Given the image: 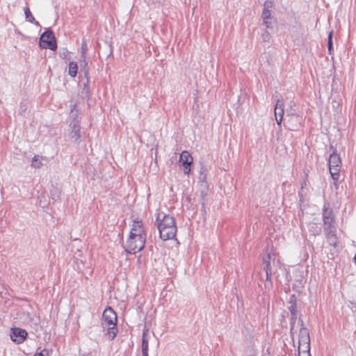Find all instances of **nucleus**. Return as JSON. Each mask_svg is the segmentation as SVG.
Masks as SVG:
<instances>
[{
	"label": "nucleus",
	"mask_w": 356,
	"mask_h": 356,
	"mask_svg": "<svg viewBox=\"0 0 356 356\" xmlns=\"http://www.w3.org/2000/svg\"><path fill=\"white\" fill-rule=\"evenodd\" d=\"M329 170L332 179L337 181L341 167V161L339 155L334 152L330 154L328 160Z\"/></svg>",
	"instance_id": "5"
},
{
	"label": "nucleus",
	"mask_w": 356,
	"mask_h": 356,
	"mask_svg": "<svg viewBox=\"0 0 356 356\" xmlns=\"http://www.w3.org/2000/svg\"><path fill=\"white\" fill-rule=\"evenodd\" d=\"M87 50V45L86 44L83 42L82 43V45H81V58H85L86 56H85V54H86V51Z\"/></svg>",
	"instance_id": "26"
},
{
	"label": "nucleus",
	"mask_w": 356,
	"mask_h": 356,
	"mask_svg": "<svg viewBox=\"0 0 356 356\" xmlns=\"http://www.w3.org/2000/svg\"><path fill=\"white\" fill-rule=\"evenodd\" d=\"M78 72V65L76 62H70L68 74L72 77H75Z\"/></svg>",
	"instance_id": "15"
},
{
	"label": "nucleus",
	"mask_w": 356,
	"mask_h": 356,
	"mask_svg": "<svg viewBox=\"0 0 356 356\" xmlns=\"http://www.w3.org/2000/svg\"><path fill=\"white\" fill-rule=\"evenodd\" d=\"M129 235L146 238L143 222L141 220L137 218L133 221Z\"/></svg>",
	"instance_id": "8"
},
{
	"label": "nucleus",
	"mask_w": 356,
	"mask_h": 356,
	"mask_svg": "<svg viewBox=\"0 0 356 356\" xmlns=\"http://www.w3.org/2000/svg\"><path fill=\"white\" fill-rule=\"evenodd\" d=\"M146 238L129 235L125 245V250L129 254H135L142 250L145 246Z\"/></svg>",
	"instance_id": "4"
},
{
	"label": "nucleus",
	"mask_w": 356,
	"mask_h": 356,
	"mask_svg": "<svg viewBox=\"0 0 356 356\" xmlns=\"http://www.w3.org/2000/svg\"><path fill=\"white\" fill-rule=\"evenodd\" d=\"M142 356H148V353H142Z\"/></svg>",
	"instance_id": "30"
},
{
	"label": "nucleus",
	"mask_w": 356,
	"mask_h": 356,
	"mask_svg": "<svg viewBox=\"0 0 356 356\" xmlns=\"http://www.w3.org/2000/svg\"><path fill=\"white\" fill-rule=\"evenodd\" d=\"M286 116L289 118V119L288 120V122L289 123V125L291 127V130L296 129L298 127L297 124H291V122L293 121H296L298 124H300L302 118L296 115V110L292 107H291L290 109L286 110Z\"/></svg>",
	"instance_id": "12"
},
{
	"label": "nucleus",
	"mask_w": 356,
	"mask_h": 356,
	"mask_svg": "<svg viewBox=\"0 0 356 356\" xmlns=\"http://www.w3.org/2000/svg\"><path fill=\"white\" fill-rule=\"evenodd\" d=\"M261 38L264 42H269L270 39V35L267 31H264V32L261 34Z\"/></svg>",
	"instance_id": "24"
},
{
	"label": "nucleus",
	"mask_w": 356,
	"mask_h": 356,
	"mask_svg": "<svg viewBox=\"0 0 356 356\" xmlns=\"http://www.w3.org/2000/svg\"><path fill=\"white\" fill-rule=\"evenodd\" d=\"M266 282L264 284V286H265V289L269 290L273 286V283H272L271 278H270L271 277H270L268 280H267L266 276Z\"/></svg>",
	"instance_id": "25"
},
{
	"label": "nucleus",
	"mask_w": 356,
	"mask_h": 356,
	"mask_svg": "<svg viewBox=\"0 0 356 356\" xmlns=\"http://www.w3.org/2000/svg\"><path fill=\"white\" fill-rule=\"evenodd\" d=\"M73 133H74V135L72 136V138H75L76 140H79L80 138V135L79 134V130H76L74 129V130L73 131Z\"/></svg>",
	"instance_id": "28"
},
{
	"label": "nucleus",
	"mask_w": 356,
	"mask_h": 356,
	"mask_svg": "<svg viewBox=\"0 0 356 356\" xmlns=\"http://www.w3.org/2000/svg\"><path fill=\"white\" fill-rule=\"evenodd\" d=\"M323 220L324 224V229L325 230L330 229L334 222L332 210L331 209L325 207V205L324 206L323 208Z\"/></svg>",
	"instance_id": "11"
},
{
	"label": "nucleus",
	"mask_w": 356,
	"mask_h": 356,
	"mask_svg": "<svg viewBox=\"0 0 356 356\" xmlns=\"http://www.w3.org/2000/svg\"><path fill=\"white\" fill-rule=\"evenodd\" d=\"M298 326L300 327L298 333L299 356H311L309 330L304 326L303 321L301 319L298 321L297 327Z\"/></svg>",
	"instance_id": "3"
},
{
	"label": "nucleus",
	"mask_w": 356,
	"mask_h": 356,
	"mask_svg": "<svg viewBox=\"0 0 356 356\" xmlns=\"http://www.w3.org/2000/svg\"><path fill=\"white\" fill-rule=\"evenodd\" d=\"M24 14H25V17H26V19L32 23V24H34L37 26H39V23L35 20V19L34 18V17L33 16L30 9L29 8H26L24 9Z\"/></svg>",
	"instance_id": "17"
},
{
	"label": "nucleus",
	"mask_w": 356,
	"mask_h": 356,
	"mask_svg": "<svg viewBox=\"0 0 356 356\" xmlns=\"http://www.w3.org/2000/svg\"><path fill=\"white\" fill-rule=\"evenodd\" d=\"M10 337L13 342L18 344L22 343V329L19 327L12 328Z\"/></svg>",
	"instance_id": "13"
},
{
	"label": "nucleus",
	"mask_w": 356,
	"mask_h": 356,
	"mask_svg": "<svg viewBox=\"0 0 356 356\" xmlns=\"http://www.w3.org/2000/svg\"><path fill=\"white\" fill-rule=\"evenodd\" d=\"M155 225L159 229L160 238L163 241L175 237L177 228L173 216L159 212L156 215Z\"/></svg>",
	"instance_id": "1"
},
{
	"label": "nucleus",
	"mask_w": 356,
	"mask_h": 356,
	"mask_svg": "<svg viewBox=\"0 0 356 356\" xmlns=\"http://www.w3.org/2000/svg\"><path fill=\"white\" fill-rule=\"evenodd\" d=\"M274 3L272 1H266L264 4V8L262 11V19L264 24L265 25L266 29H269L271 27V13L273 8Z\"/></svg>",
	"instance_id": "7"
},
{
	"label": "nucleus",
	"mask_w": 356,
	"mask_h": 356,
	"mask_svg": "<svg viewBox=\"0 0 356 356\" xmlns=\"http://www.w3.org/2000/svg\"><path fill=\"white\" fill-rule=\"evenodd\" d=\"M179 163L184 166V174H189L191 171V165L193 163V157L187 151H183L179 156Z\"/></svg>",
	"instance_id": "9"
},
{
	"label": "nucleus",
	"mask_w": 356,
	"mask_h": 356,
	"mask_svg": "<svg viewBox=\"0 0 356 356\" xmlns=\"http://www.w3.org/2000/svg\"><path fill=\"white\" fill-rule=\"evenodd\" d=\"M40 45L42 48L55 50L57 47L55 37L51 31H45L40 37Z\"/></svg>",
	"instance_id": "6"
},
{
	"label": "nucleus",
	"mask_w": 356,
	"mask_h": 356,
	"mask_svg": "<svg viewBox=\"0 0 356 356\" xmlns=\"http://www.w3.org/2000/svg\"><path fill=\"white\" fill-rule=\"evenodd\" d=\"M296 320H297V314L294 316H291L290 318V332L292 337H293L294 333L296 332Z\"/></svg>",
	"instance_id": "18"
},
{
	"label": "nucleus",
	"mask_w": 356,
	"mask_h": 356,
	"mask_svg": "<svg viewBox=\"0 0 356 356\" xmlns=\"http://www.w3.org/2000/svg\"><path fill=\"white\" fill-rule=\"evenodd\" d=\"M268 261H271L273 266H277L280 264V260L277 254L273 251L268 250L266 251V254L263 257V263H266Z\"/></svg>",
	"instance_id": "14"
},
{
	"label": "nucleus",
	"mask_w": 356,
	"mask_h": 356,
	"mask_svg": "<svg viewBox=\"0 0 356 356\" xmlns=\"http://www.w3.org/2000/svg\"><path fill=\"white\" fill-rule=\"evenodd\" d=\"M293 298L294 296H293L289 302V305L288 306V309L291 316H294L296 314H297L296 304Z\"/></svg>",
	"instance_id": "19"
},
{
	"label": "nucleus",
	"mask_w": 356,
	"mask_h": 356,
	"mask_svg": "<svg viewBox=\"0 0 356 356\" xmlns=\"http://www.w3.org/2000/svg\"><path fill=\"white\" fill-rule=\"evenodd\" d=\"M275 117L279 126L281 125L284 114V104L283 99H278L275 107Z\"/></svg>",
	"instance_id": "10"
},
{
	"label": "nucleus",
	"mask_w": 356,
	"mask_h": 356,
	"mask_svg": "<svg viewBox=\"0 0 356 356\" xmlns=\"http://www.w3.org/2000/svg\"><path fill=\"white\" fill-rule=\"evenodd\" d=\"M207 169L204 165H202L200 170L199 179L205 181L207 179Z\"/></svg>",
	"instance_id": "22"
},
{
	"label": "nucleus",
	"mask_w": 356,
	"mask_h": 356,
	"mask_svg": "<svg viewBox=\"0 0 356 356\" xmlns=\"http://www.w3.org/2000/svg\"><path fill=\"white\" fill-rule=\"evenodd\" d=\"M117 315L111 307H107L103 312L102 326L107 329L106 335L110 340H113L117 334Z\"/></svg>",
	"instance_id": "2"
},
{
	"label": "nucleus",
	"mask_w": 356,
	"mask_h": 356,
	"mask_svg": "<svg viewBox=\"0 0 356 356\" xmlns=\"http://www.w3.org/2000/svg\"><path fill=\"white\" fill-rule=\"evenodd\" d=\"M332 34H333V32L330 31L329 33V35H328L327 47H328V50H329L330 53H331V51L332 49Z\"/></svg>",
	"instance_id": "23"
},
{
	"label": "nucleus",
	"mask_w": 356,
	"mask_h": 356,
	"mask_svg": "<svg viewBox=\"0 0 356 356\" xmlns=\"http://www.w3.org/2000/svg\"><path fill=\"white\" fill-rule=\"evenodd\" d=\"M34 356H49V351L47 350H42L39 354Z\"/></svg>",
	"instance_id": "27"
},
{
	"label": "nucleus",
	"mask_w": 356,
	"mask_h": 356,
	"mask_svg": "<svg viewBox=\"0 0 356 356\" xmlns=\"http://www.w3.org/2000/svg\"><path fill=\"white\" fill-rule=\"evenodd\" d=\"M264 270L266 271V276L267 277V280L271 277L273 272V264L271 261H268L266 263H264Z\"/></svg>",
	"instance_id": "20"
},
{
	"label": "nucleus",
	"mask_w": 356,
	"mask_h": 356,
	"mask_svg": "<svg viewBox=\"0 0 356 356\" xmlns=\"http://www.w3.org/2000/svg\"><path fill=\"white\" fill-rule=\"evenodd\" d=\"M27 334H27L26 331L24 330V337H23L24 340H25Z\"/></svg>",
	"instance_id": "29"
},
{
	"label": "nucleus",
	"mask_w": 356,
	"mask_h": 356,
	"mask_svg": "<svg viewBox=\"0 0 356 356\" xmlns=\"http://www.w3.org/2000/svg\"><path fill=\"white\" fill-rule=\"evenodd\" d=\"M148 341L145 337V332H143L142 339V353H148Z\"/></svg>",
	"instance_id": "21"
},
{
	"label": "nucleus",
	"mask_w": 356,
	"mask_h": 356,
	"mask_svg": "<svg viewBox=\"0 0 356 356\" xmlns=\"http://www.w3.org/2000/svg\"><path fill=\"white\" fill-rule=\"evenodd\" d=\"M44 160V157L42 156H35L31 162L32 167L35 168H39L42 165V161Z\"/></svg>",
	"instance_id": "16"
}]
</instances>
